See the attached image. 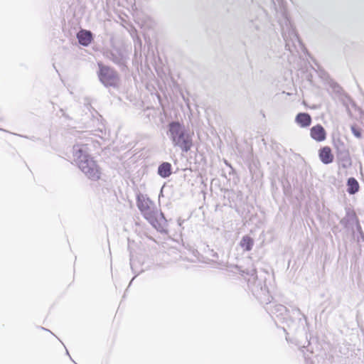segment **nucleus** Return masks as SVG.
Returning <instances> with one entry per match:
<instances>
[{"instance_id":"f257e3e1","label":"nucleus","mask_w":364,"mask_h":364,"mask_svg":"<svg viewBox=\"0 0 364 364\" xmlns=\"http://www.w3.org/2000/svg\"><path fill=\"white\" fill-rule=\"evenodd\" d=\"M74 156L77 160L79 168L90 180L97 181L100 179L101 169L97 161L87 154L86 145L75 146Z\"/></svg>"},{"instance_id":"f03ea898","label":"nucleus","mask_w":364,"mask_h":364,"mask_svg":"<svg viewBox=\"0 0 364 364\" xmlns=\"http://www.w3.org/2000/svg\"><path fill=\"white\" fill-rule=\"evenodd\" d=\"M168 127L173 145L180 147L183 151H190L193 146V140L191 136L186 133L183 126L178 122H173Z\"/></svg>"},{"instance_id":"7ed1b4c3","label":"nucleus","mask_w":364,"mask_h":364,"mask_svg":"<svg viewBox=\"0 0 364 364\" xmlns=\"http://www.w3.org/2000/svg\"><path fill=\"white\" fill-rule=\"evenodd\" d=\"M98 66L100 68L98 77L102 83L107 87H116L119 81L117 72L102 63H99Z\"/></svg>"},{"instance_id":"20e7f679","label":"nucleus","mask_w":364,"mask_h":364,"mask_svg":"<svg viewBox=\"0 0 364 364\" xmlns=\"http://www.w3.org/2000/svg\"><path fill=\"white\" fill-rule=\"evenodd\" d=\"M318 158L324 164H331L334 160V154L329 146H321L318 151Z\"/></svg>"},{"instance_id":"39448f33","label":"nucleus","mask_w":364,"mask_h":364,"mask_svg":"<svg viewBox=\"0 0 364 364\" xmlns=\"http://www.w3.org/2000/svg\"><path fill=\"white\" fill-rule=\"evenodd\" d=\"M311 137L318 142H321L326 139V132L321 124H316L310 129Z\"/></svg>"},{"instance_id":"423d86ee","label":"nucleus","mask_w":364,"mask_h":364,"mask_svg":"<svg viewBox=\"0 0 364 364\" xmlns=\"http://www.w3.org/2000/svg\"><path fill=\"white\" fill-rule=\"evenodd\" d=\"M295 121L301 127H307L311 123V117L308 113H299Z\"/></svg>"},{"instance_id":"0eeeda50","label":"nucleus","mask_w":364,"mask_h":364,"mask_svg":"<svg viewBox=\"0 0 364 364\" xmlns=\"http://www.w3.org/2000/svg\"><path fill=\"white\" fill-rule=\"evenodd\" d=\"M79 43L85 46H88L92 40V33L90 31L82 30L77 35Z\"/></svg>"},{"instance_id":"6e6552de","label":"nucleus","mask_w":364,"mask_h":364,"mask_svg":"<svg viewBox=\"0 0 364 364\" xmlns=\"http://www.w3.org/2000/svg\"><path fill=\"white\" fill-rule=\"evenodd\" d=\"M171 173V164L170 163L164 162L159 166L158 173L162 178L168 177Z\"/></svg>"},{"instance_id":"1a4fd4ad","label":"nucleus","mask_w":364,"mask_h":364,"mask_svg":"<svg viewBox=\"0 0 364 364\" xmlns=\"http://www.w3.org/2000/svg\"><path fill=\"white\" fill-rule=\"evenodd\" d=\"M347 191L349 194H355L359 191L360 186L355 178H349L347 181Z\"/></svg>"},{"instance_id":"9d476101","label":"nucleus","mask_w":364,"mask_h":364,"mask_svg":"<svg viewBox=\"0 0 364 364\" xmlns=\"http://www.w3.org/2000/svg\"><path fill=\"white\" fill-rule=\"evenodd\" d=\"M254 241L249 235H245L240 240V245L245 251H250L252 248Z\"/></svg>"},{"instance_id":"9b49d317","label":"nucleus","mask_w":364,"mask_h":364,"mask_svg":"<svg viewBox=\"0 0 364 364\" xmlns=\"http://www.w3.org/2000/svg\"><path fill=\"white\" fill-rule=\"evenodd\" d=\"M139 209L144 214V218L154 227L157 228V221L155 218L154 213L151 211H147L145 209H142L141 207L139 205Z\"/></svg>"},{"instance_id":"f8f14e48","label":"nucleus","mask_w":364,"mask_h":364,"mask_svg":"<svg viewBox=\"0 0 364 364\" xmlns=\"http://www.w3.org/2000/svg\"><path fill=\"white\" fill-rule=\"evenodd\" d=\"M139 209L144 214V218L154 227L157 228V221L155 218L154 213L151 211H147L145 209H142L141 207L139 205Z\"/></svg>"},{"instance_id":"ddd939ff","label":"nucleus","mask_w":364,"mask_h":364,"mask_svg":"<svg viewBox=\"0 0 364 364\" xmlns=\"http://www.w3.org/2000/svg\"><path fill=\"white\" fill-rule=\"evenodd\" d=\"M342 161H343L342 167L344 168H346L350 166L352 164L351 159L349 156L343 159Z\"/></svg>"},{"instance_id":"4468645a","label":"nucleus","mask_w":364,"mask_h":364,"mask_svg":"<svg viewBox=\"0 0 364 364\" xmlns=\"http://www.w3.org/2000/svg\"><path fill=\"white\" fill-rule=\"evenodd\" d=\"M351 131H352L353 134H354V136H356L357 138L361 137V136H362L361 131L358 127H356L355 126L352 127Z\"/></svg>"}]
</instances>
